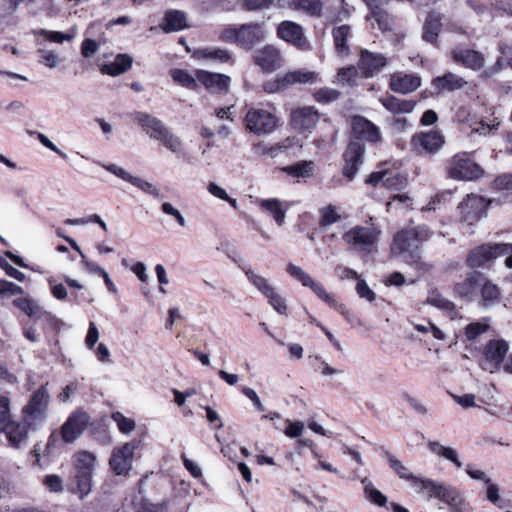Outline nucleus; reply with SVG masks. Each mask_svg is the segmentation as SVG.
I'll use <instances>...</instances> for the list:
<instances>
[{"label": "nucleus", "instance_id": "1", "mask_svg": "<svg viewBox=\"0 0 512 512\" xmlns=\"http://www.w3.org/2000/svg\"><path fill=\"white\" fill-rule=\"evenodd\" d=\"M131 116L133 121L140 126L150 139L158 141L173 153L181 151L183 145L181 139L173 134L159 118L141 111H135Z\"/></svg>", "mask_w": 512, "mask_h": 512}, {"label": "nucleus", "instance_id": "2", "mask_svg": "<svg viewBox=\"0 0 512 512\" xmlns=\"http://www.w3.org/2000/svg\"><path fill=\"white\" fill-rule=\"evenodd\" d=\"M430 237V231L425 226L407 228L395 234L391 250L407 260L416 261L419 258L418 249L422 242Z\"/></svg>", "mask_w": 512, "mask_h": 512}, {"label": "nucleus", "instance_id": "3", "mask_svg": "<svg viewBox=\"0 0 512 512\" xmlns=\"http://www.w3.org/2000/svg\"><path fill=\"white\" fill-rule=\"evenodd\" d=\"M286 271L291 277L299 281L304 287L310 288L318 298L323 300L330 307L339 311L348 321H350L349 312L345 305L338 303L333 295L329 294L320 282L313 279L301 267L289 263L287 265Z\"/></svg>", "mask_w": 512, "mask_h": 512}, {"label": "nucleus", "instance_id": "4", "mask_svg": "<svg viewBox=\"0 0 512 512\" xmlns=\"http://www.w3.org/2000/svg\"><path fill=\"white\" fill-rule=\"evenodd\" d=\"M381 235V230L374 224L356 225L343 234L344 242L360 252H372Z\"/></svg>", "mask_w": 512, "mask_h": 512}, {"label": "nucleus", "instance_id": "5", "mask_svg": "<svg viewBox=\"0 0 512 512\" xmlns=\"http://www.w3.org/2000/svg\"><path fill=\"white\" fill-rule=\"evenodd\" d=\"M278 122L279 119L275 114L263 108H249L244 117L245 129L257 136L272 134Z\"/></svg>", "mask_w": 512, "mask_h": 512}, {"label": "nucleus", "instance_id": "6", "mask_svg": "<svg viewBox=\"0 0 512 512\" xmlns=\"http://www.w3.org/2000/svg\"><path fill=\"white\" fill-rule=\"evenodd\" d=\"M74 459L76 492L80 499H83L92 489V473L96 457L91 452L81 451L74 455Z\"/></svg>", "mask_w": 512, "mask_h": 512}, {"label": "nucleus", "instance_id": "7", "mask_svg": "<svg viewBox=\"0 0 512 512\" xmlns=\"http://www.w3.org/2000/svg\"><path fill=\"white\" fill-rule=\"evenodd\" d=\"M448 176L454 180L472 181L480 178L483 169L465 153H458L447 162Z\"/></svg>", "mask_w": 512, "mask_h": 512}, {"label": "nucleus", "instance_id": "8", "mask_svg": "<svg viewBox=\"0 0 512 512\" xmlns=\"http://www.w3.org/2000/svg\"><path fill=\"white\" fill-rule=\"evenodd\" d=\"M366 183L371 185L382 184L392 191H399L405 188L408 184V179L405 174L396 168L395 163H382L379 169L371 173L366 179Z\"/></svg>", "mask_w": 512, "mask_h": 512}, {"label": "nucleus", "instance_id": "9", "mask_svg": "<svg viewBox=\"0 0 512 512\" xmlns=\"http://www.w3.org/2000/svg\"><path fill=\"white\" fill-rule=\"evenodd\" d=\"M512 253V244L499 243L495 245L484 244L470 251L467 264L471 268H479L498 257Z\"/></svg>", "mask_w": 512, "mask_h": 512}, {"label": "nucleus", "instance_id": "10", "mask_svg": "<svg viewBox=\"0 0 512 512\" xmlns=\"http://www.w3.org/2000/svg\"><path fill=\"white\" fill-rule=\"evenodd\" d=\"M49 400L47 384L42 385L33 393L29 402L22 409L25 422L33 425L42 422L46 417Z\"/></svg>", "mask_w": 512, "mask_h": 512}, {"label": "nucleus", "instance_id": "11", "mask_svg": "<svg viewBox=\"0 0 512 512\" xmlns=\"http://www.w3.org/2000/svg\"><path fill=\"white\" fill-rule=\"evenodd\" d=\"M139 446L138 441L126 442L122 446L113 449L109 465L117 475H127L132 469L134 453Z\"/></svg>", "mask_w": 512, "mask_h": 512}, {"label": "nucleus", "instance_id": "12", "mask_svg": "<svg viewBox=\"0 0 512 512\" xmlns=\"http://www.w3.org/2000/svg\"><path fill=\"white\" fill-rule=\"evenodd\" d=\"M90 416L83 410L72 412L61 427V438L67 443L75 442L87 428Z\"/></svg>", "mask_w": 512, "mask_h": 512}, {"label": "nucleus", "instance_id": "13", "mask_svg": "<svg viewBox=\"0 0 512 512\" xmlns=\"http://www.w3.org/2000/svg\"><path fill=\"white\" fill-rule=\"evenodd\" d=\"M444 144L445 138L438 130L416 133L411 139V145L419 153H437Z\"/></svg>", "mask_w": 512, "mask_h": 512}, {"label": "nucleus", "instance_id": "14", "mask_svg": "<svg viewBox=\"0 0 512 512\" xmlns=\"http://www.w3.org/2000/svg\"><path fill=\"white\" fill-rule=\"evenodd\" d=\"M453 61L472 71H480L485 65V56L482 52L470 48L454 47L451 50Z\"/></svg>", "mask_w": 512, "mask_h": 512}, {"label": "nucleus", "instance_id": "15", "mask_svg": "<svg viewBox=\"0 0 512 512\" xmlns=\"http://www.w3.org/2000/svg\"><path fill=\"white\" fill-rule=\"evenodd\" d=\"M197 80L212 94H226L229 91L231 79L221 73L197 70Z\"/></svg>", "mask_w": 512, "mask_h": 512}, {"label": "nucleus", "instance_id": "16", "mask_svg": "<svg viewBox=\"0 0 512 512\" xmlns=\"http://www.w3.org/2000/svg\"><path fill=\"white\" fill-rule=\"evenodd\" d=\"M101 166L109 171L110 173L114 174L118 178L127 181L134 185L135 187L142 190L144 193L152 195L155 198H160L161 193L160 190L152 183L145 181L139 177L132 176L129 172H127L122 167L116 165V164H101Z\"/></svg>", "mask_w": 512, "mask_h": 512}, {"label": "nucleus", "instance_id": "17", "mask_svg": "<svg viewBox=\"0 0 512 512\" xmlns=\"http://www.w3.org/2000/svg\"><path fill=\"white\" fill-rule=\"evenodd\" d=\"M387 65V58L382 53L370 52L362 49L358 61V69L364 78L373 77Z\"/></svg>", "mask_w": 512, "mask_h": 512}, {"label": "nucleus", "instance_id": "18", "mask_svg": "<svg viewBox=\"0 0 512 512\" xmlns=\"http://www.w3.org/2000/svg\"><path fill=\"white\" fill-rule=\"evenodd\" d=\"M365 153V147L357 141L349 143L344 153L343 175L352 180L357 174L362 158Z\"/></svg>", "mask_w": 512, "mask_h": 512}, {"label": "nucleus", "instance_id": "19", "mask_svg": "<svg viewBox=\"0 0 512 512\" xmlns=\"http://www.w3.org/2000/svg\"><path fill=\"white\" fill-rule=\"evenodd\" d=\"M352 132L357 139L369 143H379L382 135L378 126L363 116H355L352 119Z\"/></svg>", "mask_w": 512, "mask_h": 512}, {"label": "nucleus", "instance_id": "20", "mask_svg": "<svg viewBox=\"0 0 512 512\" xmlns=\"http://www.w3.org/2000/svg\"><path fill=\"white\" fill-rule=\"evenodd\" d=\"M487 208L486 200L479 195L471 194L460 203L459 209L461 211L464 221L472 224L478 220Z\"/></svg>", "mask_w": 512, "mask_h": 512}, {"label": "nucleus", "instance_id": "21", "mask_svg": "<svg viewBox=\"0 0 512 512\" xmlns=\"http://www.w3.org/2000/svg\"><path fill=\"white\" fill-rule=\"evenodd\" d=\"M32 424L26 423L23 419L22 422L9 421L4 426L0 427V432L4 433L9 445L13 448H20L28 437L29 426Z\"/></svg>", "mask_w": 512, "mask_h": 512}, {"label": "nucleus", "instance_id": "22", "mask_svg": "<svg viewBox=\"0 0 512 512\" xmlns=\"http://www.w3.org/2000/svg\"><path fill=\"white\" fill-rule=\"evenodd\" d=\"M509 350V345L505 340H490L484 349V356L490 365V372L499 370L504 357Z\"/></svg>", "mask_w": 512, "mask_h": 512}, {"label": "nucleus", "instance_id": "23", "mask_svg": "<svg viewBox=\"0 0 512 512\" xmlns=\"http://www.w3.org/2000/svg\"><path fill=\"white\" fill-rule=\"evenodd\" d=\"M278 36L286 42L303 48L306 45L303 28L293 21H283L277 28Z\"/></svg>", "mask_w": 512, "mask_h": 512}, {"label": "nucleus", "instance_id": "24", "mask_svg": "<svg viewBox=\"0 0 512 512\" xmlns=\"http://www.w3.org/2000/svg\"><path fill=\"white\" fill-rule=\"evenodd\" d=\"M421 78L414 74L395 73L390 79V89L399 94H408L417 90Z\"/></svg>", "mask_w": 512, "mask_h": 512}, {"label": "nucleus", "instance_id": "25", "mask_svg": "<svg viewBox=\"0 0 512 512\" xmlns=\"http://www.w3.org/2000/svg\"><path fill=\"white\" fill-rule=\"evenodd\" d=\"M265 36V32L260 24L250 23L239 26L238 45L251 49L256 43L260 42Z\"/></svg>", "mask_w": 512, "mask_h": 512}, {"label": "nucleus", "instance_id": "26", "mask_svg": "<svg viewBox=\"0 0 512 512\" xmlns=\"http://www.w3.org/2000/svg\"><path fill=\"white\" fill-rule=\"evenodd\" d=\"M433 87L439 92H453L462 90L468 85V81L458 74L446 72L432 80Z\"/></svg>", "mask_w": 512, "mask_h": 512}, {"label": "nucleus", "instance_id": "27", "mask_svg": "<svg viewBox=\"0 0 512 512\" xmlns=\"http://www.w3.org/2000/svg\"><path fill=\"white\" fill-rule=\"evenodd\" d=\"M319 113L314 107H303L296 109L291 114L293 126L300 130H309L319 121Z\"/></svg>", "mask_w": 512, "mask_h": 512}, {"label": "nucleus", "instance_id": "28", "mask_svg": "<svg viewBox=\"0 0 512 512\" xmlns=\"http://www.w3.org/2000/svg\"><path fill=\"white\" fill-rule=\"evenodd\" d=\"M255 62L262 70L272 72L280 67L281 55L274 46L267 45L257 51Z\"/></svg>", "mask_w": 512, "mask_h": 512}, {"label": "nucleus", "instance_id": "29", "mask_svg": "<svg viewBox=\"0 0 512 512\" xmlns=\"http://www.w3.org/2000/svg\"><path fill=\"white\" fill-rule=\"evenodd\" d=\"M382 4H376L370 7V13L366 15V21L369 22L370 26H375L382 32H387L392 29L393 19L392 17L382 8Z\"/></svg>", "mask_w": 512, "mask_h": 512}, {"label": "nucleus", "instance_id": "30", "mask_svg": "<svg viewBox=\"0 0 512 512\" xmlns=\"http://www.w3.org/2000/svg\"><path fill=\"white\" fill-rule=\"evenodd\" d=\"M380 103L393 114H406L414 110L416 101L400 99L395 96L386 94L379 98Z\"/></svg>", "mask_w": 512, "mask_h": 512}, {"label": "nucleus", "instance_id": "31", "mask_svg": "<svg viewBox=\"0 0 512 512\" xmlns=\"http://www.w3.org/2000/svg\"><path fill=\"white\" fill-rule=\"evenodd\" d=\"M331 33L337 55L347 56L349 54L348 40L351 37V27L347 24L334 26Z\"/></svg>", "mask_w": 512, "mask_h": 512}, {"label": "nucleus", "instance_id": "32", "mask_svg": "<svg viewBox=\"0 0 512 512\" xmlns=\"http://www.w3.org/2000/svg\"><path fill=\"white\" fill-rule=\"evenodd\" d=\"M257 204L264 212L270 214L279 226L284 224L286 209L278 198L258 199Z\"/></svg>", "mask_w": 512, "mask_h": 512}, {"label": "nucleus", "instance_id": "33", "mask_svg": "<svg viewBox=\"0 0 512 512\" xmlns=\"http://www.w3.org/2000/svg\"><path fill=\"white\" fill-rule=\"evenodd\" d=\"M133 63V59L127 54H119L114 61L103 65L102 73L110 76H118L128 71Z\"/></svg>", "mask_w": 512, "mask_h": 512}, {"label": "nucleus", "instance_id": "34", "mask_svg": "<svg viewBox=\"0 0 512 512\" xmlns=\"http://www.w3.org/2000/svg\"><path fill=\"white\" fill-rule=\"evenodd\" d=\"M248 281L265 297H268L276 290L271 281L258 274L251 268L244 269Z\"/></svg>", "mask_w": 512, "mask_h": 512}, {"label": "nucleus", "instance_id": "35", "mask_svg": "<svg viewBox=\"0 0 512 512\" xmlns=\"http://www.w3.org/2000/svg\"><path fill=\"white\" fill-rule=\"evenodd\" d=\"M288 6L311 17H320L323 9L321 0H288Z\"/></svg>", "mask_w": 512, "mask_h": 512}, {"label": "nucleus", "instance_id": "36", "mask_svg": "<svg viewBox=\"0 0 512 512\" xmlns=\"http://www.w3.org/2000/svg\"><path fill=\"white\" fill-rule=\"evenodd\" d=\"M187 26L186 15L179 10H169L165 14L164 23L161 24L163 31L169 33L180 31Z\"/></svg>", "mask_w": 512, "mask_h": 512}, {"label": "nucleus", "instance_id": "37", "mask_svg": "<svg viewBox=\"0 0 512 512\" xmlns=\"http://www.w3.org/2000/svg\"><path fill=\"white\" fill-rule=\"evenodd\" d=\"M483 275L475 272L461 282L456 283L455 293L461 297H469L474 294L477 287L482 283Z\"/></svg>", "mask_w": 512, "mask_h": 512}, {"label": "nucleus", "instance_id": "38", "mask_svg": "<svg viewBox=\"0 0 512 512\" xmlns=\"http://www.w3.org/2000/svg\"><path fill=\"white\" fill-rule=\"evenodd\" d=\"M427 446L430 452H432L433 454L450 461L457 468L462 467V463L459 460L458 453L454 448L446 447L438 441H429Z\"/></svg>", "mask_w": 512, "mask_h": 512}, {"label": "nucleus", "instance_id": "39", "mask_svg": "<svg viewBox=\"0 0 512 512\" xmlns=\"http://www.w3.org/2000/svg\"><path fill=\"white\" fill-rule=\"evenodd\" d=\"M442 483H438L431 479L416 478L412 487L417 493L424 494L427 498H437L441 489Z\"/></svg>", "mask_w": 512, "mask_h": 512}, {"label": "nucleus", "instance_id": "40", "mask_svg": "<svg viewBox=\"0 0 512 512\" xmlns=\"http://www.w3.org/2000/svg\"><path fill=\"white\" fill-rule=\"evenodd\" d=\"M361 483L364 486V496L366 500L378 507H385L387 505V497L380 490L375 488L367 477L362 478Z\"/></svg>", "mask_w": 512, "mask_h": 512}, {"label": "nucleus", "instance_id": "41", "mask_svg": "<svg viewBox=\"0 0 512 512\" xmlns=\"http://www.w3.org/2000/svg\"><path fill=\"white\" fill-rule=\"evenodd\" d=\"M440 29L441 16L437 13H430L424 25L423 39L430 43L436 42Z\"/></svg>", "mask_w": 512, "mask_h": 512}, {"label": "nucleus", "instance_id": "42", "mask_svg": "<svg viewBox=\"0 0 512 512\" xmlns=\"http://www.w3.org/2000/svg\"><path fill=\"white\" fill-rule=\"evenodd\" d=\"M170 76L173 79L174 82L178 83L179 85L190 89V90H197L198 89V80H197V72L195 75H191L188 71L184 69H172L170 71Z\"/></svg>", "mask_w": 512, "mask_h": 512}, {"label": "nucleus", "instance_id": "43", "mask_svg": "<svg viewBox=\"0 0 512 512\" xmlns=\"http://www.w3.org/2000/svg\"><path fill=\"white\" fill-rule=\"evenodd\" d=\"M13 304L29 317L41 318L44 313L40 305L30 297L15 299Z\"/></svg>", "mask_w": 512, "mask_h": 512}, {"label": "nucleus", "instance_id": "44", "mask_svg": "<svg viewBox=\"0 0 512 512\" xmlns=\"http://www.w3.org/2000/svg\"><path fill=\"white\" fill-rule=\"evenodd\" d=\"M359 74L361 75L360 70L355 66L340 68L337 72L334 83L341 86L353 85L356 83Z\"/></svg>", "mask_w": 512, "mask_h": 512}, {"label": "nucleus", "instance_id": "45", "mask_svg": "<svg viewBox=\"0 0 512 512\" xmlns=\"http://www.w3.org/2000/svg\"><path fill=\"white\" fill-rule=\"evenodd\" d=\"M313 169V161H300L294 165L284 167L283 171L292 177L306 178L312 175Z\"/></svg>", "mask_w": 512, "mask_h": 512}, {"label": "nucleus", "instance_id": "46", "mask_svg": "<svg viewBox=\"0 0 512 512\" xmlns=\"http://www.w3.org/2000/svg\"><path fill=\"white\" fill-rule=\"evenodd\" d=\"M285 80L286 83H288V86L296 83H314L317 80V74L315 72L306 70L290 71L285 74Z\"/></svg>", "mask_w": 512, "mask_h": 512}, {"label": "nucleus", "instance_id": "47", "mask_svg": "<svg viewBox=\"0 0 512 512\" xmlns=\"http://www.w3.org/2000/svg\"><path fill=\"white\" fill-rule=\"evenodd\" d=\"M197 55L199 58L213 59L221 63L229 62L232 59V54L228 50L216 47L200 49L197 51Z\"/></svg>", "mask_w": 512, "mask_h": 512}, {"label": "nucleus", "instance_id": "48", "mask_svg": "<svg viewBox=\"0 0 512 512\" xmlns=\"http://www.w3.org/2000/svg\"><path fill=\"white\" fill-rule=\"evenodd\" d=\"M36 34L43 37L46 41L62 44L64 41H72L76 35V31L72 29L70 32L63 33L60 31L40 29Z\"/></svg>", "mask_w": 512, "mask_h": 512}, {"label": "nucleus", "instance_id": "49", "mask_svg": "<svg viewBox=\"0 0 512 512\" xmlns=\"http://www.w3.org/2000/svg\"><path fill=\"white\" fill-rule=\"evenodd\" d=\"M386 458L389 466L399 475V477L409 481L412 485L417 477L410 473L408 468L394 455L386 452Z\"/></svg>", "mask_w": 512, "mask_h": 512}, {"label": "nucleus", "instance_id": "50", "mask_svg": "<svg viewBox=\"0 0 512 512\" xmlns=\"http://www.w3.org/2000/svg\"><path fill=\"white\" fill-rule=\"evenodd\" d=\"M37 54L39 57V63L43 64L47 68L54 69L58 67L61 62L59 55L52 50L41 48L37 50Z\"/></svg>", "mask_w": 512, "mask_h": 512}, {"label": "nucleus", "instance_id": "51", "mask_svg": "<svg viewBox=\"0 0 512 512\" xmlns=\"http://www.w3.org/2000/svg\"><path fill=\"white\" fill-rule=\"evenodd\" d=\"M111 418L117 424V427L121 433L130 434L135 430V421L124 416L121 412L117 411L112 413Z\"/></svg>", "mask_w": 512, "mask_h": 512}, {"label": "nucleus", "instance_id": "52", "mask_svg": "<svg viewBox=\"0 0 512 512\" xmlns=\"http://www.w3.org/2000/svg\"><path fill=\"white\" fill-rule=\"evenodd\" d=\"M461 496V493L456 488L442 484L437 499L450 508Z\"/></svg>", "mask_w": 512, "mask_h": 512}, {"label": "nucleus", "instance_id": "53", "mask_svg": "<svg viewBox=\"0 0 512 512\" xmlns=\"http://www.w3.org/2000/svg\"><path fill=\"white\" fill-rule=\"evenodd\" d=\"M426 302L429 305L444 311H452L454 309V303L448 300L447 298L443 297L437 291L431 292L430 295L427 297Z\"/></svg>", "mask_w": 512, "mask_h": 512}, {"label": "nucleus", "instance_id": "54", "mask_svg": "<svg viewBox=\"0 0 512 512\" xmlns=\"http://www.w3.org/2000/svg\"><path fill=\"white\" fill-rule=\"evenodd\" d=\"M482 282H483V284H482V288H481V295H482L483 301L486 304H490V303L494 302L495 300H497L500 295V291H499V288L497 287V285H495L494 283H492L491 281H488V280L484 281V279L482 280Z\"/></svg>", "mask_w": 512, "mask_h": 512}, {"label": "nucleus", "instance_id": "55", "mask_svg": "<svg viewBox=\"0 0 512 512\" xmlns=\"http://www.w3.org/2000/svg\"><path fill=\"white\" fill-rule=\"evenodd\" d=\"M320 213H321L320 225L323 227L330 226V225L338 222L341 218V216L337 212L336 207L333 205L323 207L320 210Z\"/></svg>", "mask_w": 512, "mask_h": 512}, {"label": "nucleus", "instance_id": "56", "mask_svg": "<svg viewBox=\"0 0 512 512\" xmlns=\"http://www.w3.org/2000/svg\"><path fill=\"white\" fill-rule=\"evenodd\" d=\"M489 329V325L482 322L470 323L465 328V337L469 341L476 340L479 336L486 333Z\"/></svg>", "mask_w": 512, "mask_h": 512}, {"label": "nucleus", "instance_id": "57", "mask_svg": "<svg viewBox=\"0 0 512 512\" xmlns=\"http://www.w3.org/2000/svg\"><path fill=\"white\" fill-rule=\"evenodd\" d=\"M341 93L332 88H321L315 92L314 98L319 103H330L336 101L340 97Z\"/></svg>", "mask_w": 512, "mask_h": 512}, {"label": "nucleus", "instance_id": "58", "mask_svg": "<svg viewBox=\"0 0 512 512\" xmlns=\"http://www.w3.org/2000/svg\"><path fill=\"white\" fill-rule=\"evenodd\" d=\"M11 420V400L7 395L0 394V427Z\"/></svg>", "mask_w": 512, "mask_h": 512}, {"label": "nucleus", "instance_id": "59", "mask_svg": "<svg viewBox=\"0 0 512 512\" xmlns=\"http://www.w3.org/2000/svg\"><path fill=\"white\" fill-rule=\"evenodd\" d=\"M269 304L281 315H287V304L285 299L275 290L271 295L266 297Z\"/></svg>", "mask_w": 512, "mask_h": 512}, {"label": "nucleus", "instance_id": "60", "mask_svg": "<svg viewBox=\"0 0 512 512\" xmlns=\"http://www.w3.org/2000/svg\"><path fill=\"white\" fill-rule=\"evenodd\" d=\"M288 87V83H286L285 75L278 76L274 80L267 81L263 84V89L265 92L272 94L279 92Z\"/></svg>", "mask_w": 512, "mask_h": 512}, {"label": "nucleus", "instance_id": "61", "mask_svg": "<svg viewBox=\"0 0 512 512\" xmlns=\"http://www.w3.org/2000/svg\"><path fill=\"white\" fill-rule=\"evenodd\" d=\"M219 39L228 42L235 43L238 45L239 39V26L228 25L219 34Z\"/></svg>", "mask_w": 512, "mask_h": 512}, {"label": "nucleus", "instance_id": "62", "mask_svg": "<svg viewBox=\"0 0 512 512\" xmlns=\"http://www.w3.org/2000/svg\"><path fill=\"white\" fill-rule=\"evenodd\" d=\"M287 427L284 431L285 435L289 438H298L303 433L305 426L301 421L286 420Z\"/></svg>", "mask_w": 512, "mask_h": 512}, {"label": "nucleus", "instance_id": "63", "mask_svg": "<svg viewBox=\"0 0 512 512\" xmlns=\"http://www.w3.org/2000/svg\"><path fill=\"white\" fill-rule=\"evenodd\" d=\"M161 210L164 214L174 217L181 227L186 226L185 218L183 217L181 212L178 209H176L171 203L164 202L161 206Z\"/></svg>", "mask_w": 512, "mask_h": 512}, {"label": "nucleus", "instance_id": "64", "mask_svg": "<svg viewBox=\"0 0 512 512\" xmlns=\"http://www.w3.org/2000/svg\"><path fill=\"white\" fill-rule=\"evenodd\" d=\"M356 292L360 298L373 302L376 298L375 293L369 288L365 280L359 279L356 285Z\"/></svg>", "mask_w": 512, "mask_h": 512}]
</instances>
